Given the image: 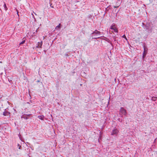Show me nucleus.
Listing matches in <instances>:
<instances>
[{"mask_svg":"<svg viewBox=\"0 0 157 157\" xmlns=\"http://www.w3.org/2000/svg\"><path fill=\"white\" fill-rule=\"evenodd\" d=\"M50 5L51 7L52 8H54V7H53V6H52V4L51 3H50Z\"/></svg>","mask_w":157,"mask_h":157,"instance_id":"obj_18","label":"nucleus"},{"mask_svg":"<svg viewBox=\"0 0 157 157\" xmlns=\"http://www.w3.org/2000/svg\"><path fill=\"white\" fill-rule=\"evenodd\" d=\"M21 147V146H20L18 148L19 149H20V147Z\"/></svg>","mask_w":157,"mask_h":157,"instance_id":"obj_20","label":"nucleus"},{"mask_svg":"<svg viewBox=\"0 0 157 157\" xmlns=\"http://www.w3.org/2000/svg\"><path fill=\"white\" fill-rule=\"evenodd\" d=\"M146 54V52H145V51H144V52L143 53V58H144L145 57Z\"/></svg>","mask_w":157,"mask_h":157,"instance_id":"obj_12","label":"nucleus"},{"mask_svg":"<svg viewBox=\"0 0 157 157\" xmlns=\"http://www.w3.org/2000/svg\"><path fill=\"white\" fill-rule=\"evenodd\" d=\"M123 36L126 39V40H127L126 37V36L124 35H123Z\"/></svg>","mask_w":157,"mask_h":157,"instance_id":"obj_19","label":"nucleus"},{"mask_svg":"<svg viewBox=\"0 0 157 157\" xmlns=\"http://www.w3.org/2000/svg\"><path fill=\"white\" fill-rule=\"evenodd\" d=\"M27 103H29V102H27Z\"/></svg>","mask_w":157,"mask_h":157,"instance_id":"obj_23","label":"nucleus"},{"mask_svg":"<svg viewBox=\"0 0 157 157\" xmlns=\"http://www.w3.org/2000/svg\"><path fill=\"white\" fill-rule=\"evenodd\" d=\"M119 132V131L117 129L115 128L112 131V132L111 134L112 135H117L118 133Z\"/></svg>","mask_w":157,"mask_h":157,"instance_id":"obj_4","label":"nucleus"},{"mask_svg":"<svg viewBox=\"0 0 157 157\" xmlns=\"http://www.w3.org/2000/svg\"><path fill=\"white\" fill-rule=\"evenodd\" d=\"M115 27H113V26H111L110 29H114Z\"/></svg>","mask_w":157,"mask_h":157,"instance_id":"obj_17","label":"nucleus"},{"mask_svg":"<svg viewBox=\"0 0 157 157\" xmlns=\"http://www.w3.org/2000/svg\"><path fill=\"white\" fill-rule=\"evenodd\" d=\"M100 34L101 32L100 31H98L97 30H95L91 34V35L92 37L94 36L93 37V39H97L99 37H97V36L100 35Z\"/></svg>","mask_w":157,"mask_h":157,"instance_id":"obj_1","label":"nucleus"},{"mask_svg":"<svg viewBox=\"0 0 157 157\" xmlns=\"http://www.w3.org/2000/svg\"><path fill=\"white\" fill-rule=\"evenodd\" d=\"M25 39L24 38H23L22 39V42H21L20 43V44L21 45V44H24L25 43Z\"/></svg>","mask_w":157,"mask_h":157,"instance_id":"obj_9","label":"nucleus"},{"mask_svg":"<svg viewBox=\"0 0 157 157\" xmlns=\"http://www.w3.org/2000/svg\"><path fill=\"white\" fill-rule=\"evenodd\" d=\"M144 48V51L146 52L147 50V48L145 46V45H144L143 46Z\"/></svg>","mask_w":157,"mask_h":157,"instance_id":"obj_8","label":"nucleus"},{"mask_svg":"<svg viewBox=\"0 0 157 157\" xmlns=\"http://www.w3.org/2000/svg\"><path fill=\"white\" fill-rule=\"evenodd\" d=\"M32 15H33V17H34V15H33V13H32Z\"/></svg>","mask_w":157,"mask_h":157,"instance_id":"obj_21","label":"nucleus"},{"mask_svg":"<svg viewBox=\"0 0 157 157\" xmlns=\"http://www.w3.org/2000/svg\"><path fill=\"white\" fill-rule=\"evenodd\" d=\"M38 117L40 119L43 120L44 119V117L43 116H39Z\"/></svg>","mask_w":157,"mask_h":157,"instance_id":"obj_11","label":"nucleus"},{"mask_svg":"<svg viewBox=\"0 0 157 157\" xmlns=\"http://www.w3.org/2000/svg\"><path fill=\"white\" fill-rule=\"evenodd\" d=\"M144 29L148 30L149 31L151 32L152 31V28L149 25H145L144 26Z\"/></svg>","mask_w":157,"mask_h":157,"instance_id":"obj_3","label":"nucleus"},{"mask_svg":"<svg viewBox=\"0 0 157 157\" xmlns=\"http://www.w3.org/2000/svg\"><path fill=\"white\" fill-rule=\"evenodd\" d=\"M156 99V98L155 97H153L152 98V100L153 101H155Z\"/></svg>","mask_w":157,"mask_h":157,"instance_id":"obj_14","label":"nucleus"},{"mask_svg":"<svg viewBox=\"0 0 157 157\" xmlns=\"http://www.w3.org/2000/svg\"><path fill=\"white\" fill-rule=\"evenodd\" d=\"M31 114H26L25 115V117L26 116H27L28 117H30L31 116Z\"/></svg>","mask_w":157,"mask_h":157,"instance_id":"obj_15","label":"nucleus"},{"mask_svg":"<svg viewBox=\"0 0 157 157\" xmlns=\"http://www.w3.org/2000/svg\"><path fill=\"white\" fill-rule=\"evenodd\" d=\"M9 80V82H10L11 81V80H9H9Z\"/></svg>","mask_w":157,"mask_h":157,"instance_id":"obj_22","label":"nucleus"},{"mask_svg":"<svg viewBox=\"0 0 157 157\" xmlns=\"http://www.w3.org/2000/svg\"><path fill=\"white\" fill-rule=\"evenodd\" d=\"M4 9L6 11L8 9L7 7L6 6V5L5 3H4Z\"/></svg>","mask_w":157,"mask_h":157,"instance_id":"obj_10","label":"nucleus"},{"mask_svg":"<svg viewBox=\"0 0 157 157\" xmlns=\"http://www.w3.org/2000/svg\"><path fill=\"white\" fill-rule=\"evenodd\" d=\"M120 114L125 115L127 114L126 110L124 108L122 107L120 109Z\"/></svg>","mask_w":157,"mask_h":157,"instance_id":"obj_2","label":"nucleus"},{"mask_svg":"<svg viewBox=\"0 0 157 157\" xmlns=\"http://www.w3.org/2000/svg\"><path fill=\"white\" fill-rule=\"evenodd\" d=\"M61 24H59L58 26H56V27L55 28V29L56 30H59V29L60 28V26Z\"/></svg>","mask_w":157,"mask_h":157,"instance_id":"obj_7","label":"nucleus"},{"mask_svg":"<svg viewBox=\"0 0 157 157\" xmlns=\"http://www.w3.org/2000/svg\"><path fill=\"white\" fill-rule=\"evenodd\" d=\"M19 144H18V146H19Z\"/></svg>","mask_w":157,"mask_h":157,"instance_id":"obj_24","label":"nucleus"},{"mask_svg":"<svg viewBox=\"0 0 157 157\" xmlns=\"http://www.w3.org/2000/svg\"><path fill=\"white\" fill-rule=\"evenodd\" d=\"M42 45V41H41L40 42L38 43V45L36 47L37 48H41Z\"/></svg>","mask_w":157,"mask_h":157,"instance_id":"obj_6","label":"nucleus"},{"mask_svg":"<svg viewBox=\"0 0 157 157\" xmlns=\"http://www.w3.org/2000/svg\"><path fill=\"white\" fill-rule=\"evenodd\" d=\"M113 30L115 32L118 33V30L115 27L114 28V29Z\"/></svg>","mask_w":157,"mask_h":157,"instance_id":"obj_13","label":"nucleus"},{"mask_svg":"<svg viewBox=\"0 0 157 157\" xmlns=\"http://www.w3.org/2000/svg\"><path fill=\"white\" fill-rule=\"evenodd\" d=\"M10 113L7 111H5L3 113V115L4 116H10Z\"/></svg>","mask_w":157,"mask_h":157,"instance_id":"obj_5","label":"nucleus"},{"mask_svg":"<svg viewBox=\"0 0 157 157\" xmlns=\"http://www.w3.org/2000/svg\"><path fill=\"white\" fill-rule=\"evenodd\" d=\"M25 115H24L23 117L24 118H25L26 119H27L28 118V117L27 116H26L25 117Z\"/></svg>","mask_w":157,"mask_h":157,"instance_id":"obj_16","label":"nucleus"}]
</instances>
